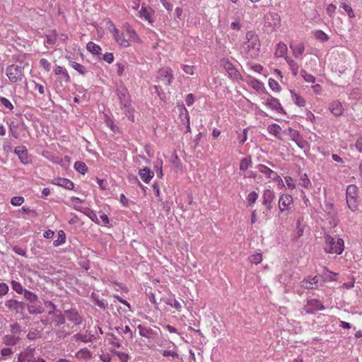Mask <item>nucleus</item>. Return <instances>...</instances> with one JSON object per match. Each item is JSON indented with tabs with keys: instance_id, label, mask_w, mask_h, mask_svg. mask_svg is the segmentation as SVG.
<instances>
[{
	"instance_id": "7c9ffc66",
	"label": "nucleus",
	"mask_w": 362,
	"mask_h": 362,
	"mask_svg": "<svg viewBox=\"0 0 362 362\" xmlns=\"http://www.w3.org/2000/svg\"><path fill=\"white\" fill-rule=\"evenodd\" d=\"M24 298L28 300L31 303H37V296L34 293L25 290V292L23 293Z\"/></svg>"
},
{
	"instance_id": "e433bc0d",
	"label": "nucleus",
	"mask_w": 362,
	"mask_h": 362,
	"mask_svg": "<svg viewBox=\"0 0 362 362\" xmlns=\"http://www.w3.org/2000/svg\"><path fill=\"white\" fill-rule=\"evenodd\" d=\"M230 77H231L233 79L239 81L243 80L242 76L240 74V72L234 67H233L228 72Z\"/></svg>"
},
{
	"instance_id": "09e8293b",
	"label": "nucleus",
	"mask_w": 362,
	"mask_h": 362,
	"mask_svg": "<svg viewBox=\"0 0 362 362\" xmlns=\"http://www.w3.org/2000/svg\"><path fill=\"white\" fill-rule=\"evenodd\" d=\"M40 66L42 67L47 72L49 71L51 64L49 61L45 58L40 60Z\"/></svg>"
},
{
	"instance_id": "4468645a",
	"label": "nucleus",
	"mask_w": 362,
	"mask_h": 362,
	"mask_svg": "<svg viewBox=\"0 0 362 362\" xmlns=\"http://www.w3.org/2000/svg\"><path fill=\"white\" fill-rule=\"evenodd\" d=\"M179 117L181 120V122L183 125H185L187 131H190V122H189V115L188 110L185 107L180 108V114Z\"/></svg>"
},
{
	"instance_id": "423d86ee",
	"label": "nucleus",
	"mask_w": 362,
	"mask_h": 362,
	"mask_svg": "<svg viewBox=\"0 0 362 362\" xmlns=\"http://www.w3.org/2000/svg\"><path fill=\"white\" fill-rule=\"evenodd\" d=\"M294 206L293 197L290 194H282L279 200V207L280 213H285L286 215L292 212Z\"/></svg>"
},
{
	"instance_id": "dca6fc26",
	"label": "nucleus",
	"mask_w": 362,
	"mask_h": 362,
	"mask_svg": "<svg viewBox=\"0 0 362 362\" xmlns=\"http://www.w3.org/2000/svg\"><path fill=\"white\" fill-rule=\"evenodd\" d=\"M54 185L62 187L67 189H72L74 187V182L69 179L66 178H57L52 182Z\"/></svg>"
},
{
	"instance_id": "412c9836",
	"label": "nucleus",
	"mask_w": 362,
	"mask_h": 362,
	"mask_svg": "<svg viewBox=\"0 0 362 362\" xmlns=\"http://www.w3.org/2000/svg\"><path fill=\"white\" fill-rule=\"evenodd\" d=\"M28 310L30 314L37 315L41 314L44 311V309L42 305L37 304V303H35L28 305Z\"/></svg>"
},
{
	"instance_id": "f03ea898",
	"label": "nucleus",
	"mask_w": 362,
	"mask_h": 362,
	"mask_svg": "<svg viewBox=\"0 0 362 362\" xmlns=\"http://www.w3.org/2000/svg\"><path fill=\"white\" fill-rule=\"evenodd\" d=\"M261 42L258 35L253 30L247 31L245 34V41L242 48L246 57L255 59L260 52Z\"/></svg>"
},
{
	"instance_id": "f8f14e48",
	"label": "nucleus",
	"mask_w": 362,
	"mask_h": 362,
	"mask_svg": "<svg viewBox=\"0 0 362 362\" xmlns=\"http://www.w3.org/2000/svg\"><path fill=\"white\" fill-rule=\"evenodd\" d=\"M14 153L18 155L20 160L23 164H28L30 162V158L26 148L23 146H17L15 148Z\"/></svg>"
},
{
	"instance_id": "6ab92c4d",
	"label": "nucleus",
	"mask_w": 362,
	"mask_h": 362,
	"mask_svg": "<svg viewBox=\"0 0 362 362\" xmlns=\"http://www.w3.org/2000/svg\"><path fill=\"white\" fill-rule=\"evenodd\" d=\"M329 110L335 116H340L343 113V107L339 101H334L329 105Z\"/></svg>"
},
{
	"instance_id": "1a4fd4ad",
	"label": "nucleus",
	"mask_w": 362,
	"mask_h": 362,
	"mask_svg": "<svg viewBox=\"0 0 362 362\" xmlns=\"http://www.w3.org/2000/svg\"><path fill=\"white\" fill-rule=\"evenodd\" d=\"M153 14L154 11L151 7L142 5L139 11L138 16L141 19L147 21L151 25H153L154 22Z\"/></svg>"
},
{
	"instance_id": "ddd939ff",
	"label": "nucleus",
	"mask_w": 362,
	"mask_h": 362,
	"mask_svg": "<svg viewBox=\"0 0 362 362\" xmlns=\"http://www.w3.org/2000/svg\"><path fill=\"white\" fill-rule=\"evenodd\" d=\"M49 315L53 316L52 322L55 326H59L65 322L64 315L60 310H52L49 312Z\"/></svg>"
},
{
	"instance_id": "20e7f679",
	"label": "nucleus",
	"mask_w": 362,
	"mask_h": 362,
	"mask_svg": "<svg viewBox=\"0 0 362 362\" xmlns=\"http://www.w3.org/2000/svg\"><path fill=\"white\" fill-rule=\"evenodd\" d=\"M281 25V18L279 14L269 12L264 16L263 30L267 33H272L277 30Z\"/></svg>"
},
{
	"instance_id": "e2e57ef3",
	"label": "nucleus",
	"mask_w": 362,
	"mask_h": 362,
	"mask_svg": "<svg viewBox=\"0 0 362 362\" xmlns=\"http://www.w3.org/2000/svg\"><path fill=\"white\" fill-rule=\"evenodd\" d=\"M297 228H298V235L300 237L303 235V229L305 228H306V226L304 225V224H302L301 222L300 221V220L298 221L297 222Z\"/></svg>"
},
{
	"instance_id": "5701e85b",
	"label": "nucleus",
	"mask_w": 362,
	"mask_h": 362,
	"mask_svg": "<svg viewBox=\"0 0 362 362\" xmlns=\"http://www.w3.org/2000/svg\"><path fill=\"white\" fill-rule=\"evenodd\" d=\"M18 359L24 362H45V361L42 358H36L33 356H30L28 354H21L19 355Z\"/></svg>"
},
{
	"instance_id": "b1692460",
	"label": "nucleus",
	"mask_w": 362,
	"mask_h": 362,
	"mask_svg": "<svg viewBox=\"0 0 362 362\" xmlns=\"http://www.w3.org/2000/svg\"><path fill=\"white\" fill-rule=\"evenodd\" d=\"M21 303L16 300L9 299L6 300L5 305L10 311H18Z\"/></svg>"
},
{
	"instance_id": "4be33fe9",
	"label": "nucleus",
	"mask_w": 362,
	"mask_h": 362,
	"mask_svg": "<svg viewBox=\"0 0 362 362\" xmlns=\"http://www.w3.org/2000/svg\"><path fill=\"white\" fill-rule=\"evenodd\" d=\"M54 71L56 75H62V78L64 82L68 83L70 81V76L68 72L66 71V70L64 69L62 66H57L54 69Z\"/></svg>"
},
{
	"instance_id": "2eb2a0df",
	"label": "nucleus",
	"mask_w": 362,
	"mask_h": 362,
	"mask_svg": "<svg viewBox=\"0 0 362 362\" xmlns=\"http://www.w3.org/2000/svg\"><path fill=\"white\" fill-rule=\"evenodd\" d=\"M139 175L145 183H148L154 176L153 172H152L148 168L145 167L139 171Z\"/></svg>"
},
{
	"instance_id": "8fccbe9b",
	"label": "nucleus",
	"mask_w": 362,
	"mask_h": 362,
	"mask_svg": "<svg viewBox=\"0 0 362 362\" xmlns=\"http://www.w3.org/2000/svg\"><path fill=\"white\" fill-rule=\"evenodd\" d=\"M182 70L185 73L189 75H194V66L187 65V64H182Z\"/></svg>"
},
{
	"instance_id": "c85d7f7f",
	"label": "nucleus",
	"mask_w": 362,
	"mask_h": 362,
	"mask_svg": "<svg viewBox=\"0 0 362 362\" xmlns=\"http://www.w3.org/2000/svg\"><path fill=\"white\" fill-rule=\"evenodd\" d=\"M287 47L284 43H279L275 51V56L277 57H283L286 54Z\"/></svg>"
},
{
	"instance_id": "f704fd0d",
	"label": "nucleus",
	"mask_w": 362,
	"mask_h": 362,
	"mask_svg": "<svg viewBox=\"0 0 362 362\" xmlns=\"http://www.w3.org/2000/svg\"><path fill=\"white\" fill-rule=\"evenodd\" d=\"M220 66L223 67L227 72H228L233 67H234L233 64L228 60V59L226 58L221 59Z\"/></svg>"
},
{
	"instance_id": "cd10ccee",
	"label": "nucleus",
	"mask_w": 362,
	"mask_h": 362,
	"mask_svg": "<svg viewBox=\"0 0 362 362\" xmlns=\"http://www.w3.org/2000/svg\"><path fill=\"white\" fill-rule=\"evenodd\" d=\"M86 48L93 54L98 55L101 53V47L93 42H89Z\"/></svg>"
},
{
	"instance_id": "2f4dec72",
	"label": "nucleus",
	"mask_w": 362,
	"mask_h": 362,
	"mask_svg": "<svg viewBox=\"0 0 362 362\" xmlns=\"http://www.w3.org/2000/svg\"><path fill=\"white\" fill-rule=\"evenodd\" d=\"M74 168L78 173L84 175L87 172V166L85 163L82 161H76L74 163Z\"/></svg>"
},
{
	"instance_id": "69168bd1",
	"label": "nucleus",
	"mask_w": 362,
	"mask_h": 362,
	"mask_svg": "<svg viewBox=\"0 0 362 362\" xmlns=\"http://www.w3.org/2000/svg\"><path fill=\"white\" fill-rule=\"evenodd\" d=\"M186 104L188 106L192 105L194 102V97L192 93H189L187 95L185 99Z\"/></svg>"
},
{
	"instance_id": "603ef678",
	"label": "nucleus",
	"mask_w": 362,
	"mask_h": 362,
	"mask_svg": "<svg viewBox=\"0 0 362 362\" xmlns=\"http://www.w3.org/2000/svg\"><path fill=\"white\" fill-rule=\"evenodd\" d=\"M116 354L121 362H128L129 360V356L124 352L117 351Z\"/></svg>"
},
{
	"instance_id": "79ce46f5",
	"label": "nucleus",
	"mask_w": 362,
	"mask_h": 362,
	"mask_svg": "<svg viewBox=\"0 0 362 362\" xmlns=\"http://www.w3.org/2000/svg\"><path fill=\"white\" fill-rule=\"evenodd\" d=\"M249 260L252 264H258L262 261V255L261 253H256L253 255H251L249 257Z\"/></svg>"
},
{
	"instance_id": "7ed1b4c3",
	"label": "nucleus",
	"mask_w": 362,
	"mask_h": 362,
	"mask_svg": "<svg viewBox=\"0 0 362 362\" xmlns=\"http://www.w3.org/2000/svg\"><path fill=\"white\" fill-rule=\"evenodd\" d=\"M325 251L327 253H336L337 255H340L342 253L344 249V240L341 238H338L337 240L330 236L329 235H326L325 236Z\"/></svg>"
},
{
	"instance_id": "f257e3e1",
	"label": "nucleus",
	"mask_w": 362,
	"mask_h": 362,
	"mask_svg": "<svg viewBox=\"0 0 362 362\" xmlns=\"http://www.w3.org/2000/svg\"><path fill=\"white\" fill-rule=\"evenodd\" d=\"M29 66L25 54L16 57V63L7 66L6 74L12 83L22 82L25 78L24 69Z\"/></svg>"
},
{
	"instance_id": "338daca9",
	"label": "nucleus",
	"mask_w": 362,
	"mask_h": 362,
	"mask_svg": "<svg viewBox=\"0 0 362 362\" xmlns=\"http://www.w3.org/2000/svg\"><path fill=\"white\" fill-rule=\"evenodd\" d=\"M35 90H37L40 95H45V88L42 85L35 83Z\"/></svg>"
},
{
	"instance_id": "c9c22d12",
	"label": "nucleus",
	"mask_w": 362,
	"mask_h": 362,
	"mask_svg": "<svg viewBox=\"0 0 362 362\" xmlns=\"http://www.w3.org/2000/svg\"><path fill=\"white\" fill-rule=\"evenodd\" d=\"M12 288L19 294H22L25 292V290L22 284L16 281H12L11 282Z\"/></svg>"
},
{
	"instance_id": "052dcab7",
	"label": "nucleus",
	"mask_w": 362,
	"mask_h": 362,
	"mask_svg": "<svg viewBox=\"0 0 362 362\" xmlns=\"http://www.w3.org/2000/svg\"><path fill=\"white\" fill-rule=\"evenodd\" d=\"M162 354L165 357H168V356L177 357L178 356L177 354L175 351H171V350H164V351H163Z\"/></svg>"
},
{
	"instance_id": "aec40b11",
	"label": "nucleus",
	"mask_w": 362,
	"mask_h": 362,
	"mask_svg": "<svg viewBox=\"0 0 362 362\" xmlns=\"http://www.w3.org/2000/svg\"><path fill=\"white\" fill-rule=\"evenodd\" d=\"M318 278L315 276L310 280H303L300 282V286L306 289H313L317 287Z\"/></svg>"
},
{
	"instance_id": "9d476101",
	"label": "nucleus",
	"mask_w": 362,
	"mask_h": 362,
	"mask_svg": "<svg viewBox=\"0 0 362 362\" xmlns=\"http://www.w3.org/2000/svg\"><path fill=\"white\" fill-rule=\"evenodd\" d=\"M245 81L249 86L255 90L260 95L267 92L264 83L255 78L249 76L247 77Z\"/></svg>"
},
{
	"instance_id": "c03bdc74",
	"label": "nucleus",
	"mask_w": 362,
	"mask_h": 362,
	"mask_svg": "<svg viewBox=\"0 0 362 362\" xmlns=\"http://www.w3.org/2000/svg\"><path fill=\"white\" fill-rule=\"evenodd\" d=\"M65 241H66L65 233L63 230H61L58 232V240L54 241V245L55 246H57L59 245L64 243Z\"/></svg>"
},
{
	"instance_id": "37998d69",
	"label": "nucleus",
	"mask_w": 362,
	"mask_h": 362,
	"mask_svg": "<svg viewBox=\"0 0 362 362\" xmlns=\"http://www.w3.org/2000/svg\"><path fill=\"white\" fill-rule=\"evenodd\" d=\"M340 6L347 13L349 17L354 18L355 16L354 12L349 4L342 2Z\"/></svg>"
},
{
	"instance_id": "4d7b16f0",
	"label": "nucleus",
	"mask_w": 362,
	"mask_h": 362,
	"mask_svg": "<svg viewBox=\"0 0 362 362\" xmlns=\"http://www.w3.org/2000/svg\"><path fill=\"white\" fill-rule=\"evenodd\" d=\"M103 59L107 62L108 64H111L114 61V55L111 52H106L104 55H103Z\"/></svg>"
},
{
	"instance_id": "473e14b6",
	"label": "nucleus",
	"mask_w": 362,
	"mask_h": 362,
	"mask_svg": "<svg viewBox=\"0 0 362 362\" xmlns=\"http://www.w3.org/2000/svg\"><path fill=\"white\" fill-rule=\"evenodd\" d=\"M281 130V127H279V125H278L276 124H274L269 125L268 127L269 132L271 134H273L276 137H278L279 136Z\"/></svg>"
},
{
	"instance_id": "6e6d98bb",
	"label": "nucleus",
	"mask_w": 362,
	"mask_h": 362,
	"mask_svg": "<svg viewBox=\"0 0 362 362\" xmlns=\"http://www.w3.org/2000/svg\"><path fill=\"white\" fill-rule=\"evenodd\" d=\"M247 130L248 129L246 128L243 130V134L240 136H238V139L239 141V143L240 144H243L247 139Z\"/></svg>"
},
{
	"instance_id": "ea45409f",
	"label": "nucleus",
	"mask_w": 362,
	"mask_h": 362,
	"mask_svg": "<svg viewBox=\"0 0 362 362\" xmlns=\"http://www.w3.org/2000/svg\"><path fill=\"white\" fill-rule=\"evenodd\" d=\"M71 206L76 210L77 211H81V206L78 205V204H81L82 203V200L78 198V197H71Z\"/></svg>"
},
{
	"instance_id": "c756f323",
	"label": "nucleus",
	"mask_w": 362,
	"mask_h": 362,
	"mask_svg": "<svg viewBox=\"0 0 362 362\" xmlns=\"http://www.w3.org/2000/svg\"><path fill=\"white\" fill-rule=\"evenodd\" d=\"M300 179L298 185L302 186L305 188H308L311 185L310 180L306 174H300L299 173Z\"/></svg>"
},
{
	"instance_id": "a19ab883",
	"label": "nucleus",
	"mask_w": 362,
	"mask_h": 362,
	"mask_svg": "<svg viewBox=\"0 0 362 362\" xmlns=\"http://www.w3.org/2000/svg\"><path fill=\"white\" fill-rule=\"evenodd\" d=\"M300 74L306 82L314 83L315 81V78L313 75L307 73L305 70H301Z\"/></svg>"
},
{
	"instance_id": "bb28decb",
	"label": "nucleus",
	"mask_w": 362,
	"mask_h": 362,
	"mask_svg": "<svg viewBox=\"0 0 362 362\" xmlns=\"http://www.w3.org/2000/svg\"><path fill=\"white\" fill-rule=\"evenodd\" d=\"M160 75L165 76L166 85H170L173 78V76L172 74V69L170 68L164 69L160 70Z\"/></svg>"
},
{
	"instance_id": "0eeeda50",
	"label": "nucleus",
	"mask_w": 362,
	"mask_h": 362,
	"mask_svg": "<svg viewBox=\"0 0 362 362\" xmlns=\"http://www.w3.org/2000/svg\"><path fill=\"white\" fill-rule=\"evenodd\" d=\"M109 24L110 25L108 28L112 33L116 42L124 47H129V43L127 39V37L126 36V33H124L118 30L112 21H110Z\"/></svg>"
},
{
	"instance_id": "0e129e2a",
	"label": "nucleus",
	"mask_w": 362,
	"mask_h": 362,
	"mask_svg": "<svg viewBox=\"0 0 362 362\" xmlns=\"http://www.w3.org/2000/svg\"><path fill=\"white\" fill-rule=\"evenodd\" d=\"M138 329L139 330V334L145 337H148V333L151 332V329H146L141 325L138 326Z\"/></svg>"
},
{
	"instance_id": "72a5a7b5",
	"label": "nucleus",
	"mask_w": 362,
	"mask_h": 362,
	"mask_svg": "<svg viewBox=\"0 0 362 362\" xmlns=\"http://www.w3.org/2000/svg\"><path fill=\"white\" fill-rule=\"evenodd\" d=\"M168 305L174 308L177 312H180L182 309V305L179 301H177L175 298L173 299H168L165 302Z\"/></svg>"
},
{
	"instance_id": "a878e982",
	"label": "nucleus",
	"mask_w": 362,
	"mask_h": 362,
	"mask_svg": "<svg viewBox=\"0 0 362 362\" xmlns=\"http://www.w3.org/2000/svg\"><path fill=\"white\" fill-rule=\"evenodd\" d=\"M357 195V187L354 185H349L346 189V199L351 198L353 199L354 203L356 202V197Z\"/></svg>"
},
{
	"instance_id": "774afa93",
	"label": "nucleus",
	"mask_w": 362,
	"mask_h": 362,
	"mask_svg": "<svg viewBox=\"0 0 362 362\" xmlns=\"http://www.w3.org/2000/svg\"><path fill=\"white\" fill-rule=\"evenodd\" d=\"M356 147L358 151L362 153V136L358 138L356 142Z\"/></svg>"
},
{
	"instance_id": "6e6552de",
	"label": "nucleus",
	"mask_w": 362,
	"mask_h": 362,
	"mask_svg": "<svg viewBox=\"0 0 362 362\" xmlns=\"http://www.w3.org/2000/svg\"><path fill=\"white\" fill-rule=\"evenodd\" d=\"M257 170L259 173L263 174L265 177L268 179H272L273 180H275L278 182H283L282 179L281 177L276 173L274 170H272L269 167H268L266 165L263 164H259L257 166Z\"/></svg>"
},
{
	"instance_id": "39448f33",
	"label": "nucleus",
	"mask_w": 362,
	"mask_h": 362,
	"mask_svg": "<svg viewBox=\"0 0 362 362\" xmlns=\"http://www.w3.org/2000/svg\"><path fill=\"white\" fill-rule=\"evenodd\" d=\"M260 100L262 103L268 109L276 113H281L284 111L279 100L272 96L267 91L260 95Z\"/></svg>"
},
{
	"instance_id": "a211bd4d",
	"label": "nucleus",
	"mask_w": 362,
	"mask_h": 362,
	"mask_svg": "<svg viewBox=\"0 0 362 362\" xmlns=\"http://www.w3.org/2000/svg\"><path fill=\"white\" fill-rule=\"evenodd\" d=\"M125 32H126V36L127 37V39L129 45L131 44V42H137V43L141 42L140 37H139L136 32L134 29H132V28L128 26Z\"/></svg>"
},
{
	"instance_id": "4c0bfd02",
	"label": "nucleus",
	"mask_w": 362,
	"mask_h": 362,
	"mask_svg": "<svg viewBox=\"0 0 362 362\" xmlns=\"http://www.w3.org/2000/svg\"><path fill=\"white\" fill-rule=\"evenodd\" d=\"M263 197L264 204H267V203H270L273 200L274 197V194L272 191L268 189L264 191Z\"/></svg>"
},
{
	"instance_id": "13d9d810",
	"label": "nucleus",
	"mask_w": 362,
	"mask_h": 362,
	"mask_svg": "<svg viewBox=\"0 0 362 362\" xmlns=\"http://www.w3.org/2000/svg\"><path fill=\"white\" fill-rule=\"evenodd\" d=\"M8 291V286L5 283L0 284V296H5Z\"/></svg>"
},
{
	"instance_id": "a18cd8bd",
	"label": "nucleus",
	"mask_w": 362,
	"mask_h": 362,
	"mask_svg": "<svg viewBox=\"0 0 362 362\" xmlns=\"http://www.w3.org/2000/svg\"><path fill=\"white\" fill-rule=\"evenodd\" d=\"M257 197L258 194L255 192H250L247 197V201L248 204L250 206L255 204Z\"/></svg>"
},
{
	"instance_id": "bf43d9fd",
	"label": "nucleus",
	"mask_w": 362,
	"mask_h": 362,
	"mask_svg": "<svg viewBox=\"0 0 362 362\" xmlns=\"http://www.w3.org/2000/svg\"><path fill=\"white\" fill-rule=\"evenodd\" d=\"M335 11H336V6L332 4H329L326 9L327 13L330 17H332L334 15V13H335Z\"/></svg>"
},
{
	"instance_id": "680f3d73",
	"label": "nucleus",
	"mask_w": 362,
	"mask_h": 362,
	"mask_svg": "<svg viewBox=\"0 0 362 362\" xmlns=\"http://www.w3.org/2000/svg\"><path fill=\"white\" fill-rule=\"evenodd\" d=\"M285 182L288 188L293 189L294 188V182L293 180L291 177H285Z\"/></svg>"
},
{
	"instance_id": "393cba45",
	"label": "nucleus",
	"mask_w": 362,
	"mask_h": 362,
	"mask_svg": "<svg viewBox=\"0 0 362 362\" xmlns=\"http://www.w3.org/2000/svg\"><path fill=\"white\" fill-rule=\"evenodd\" d=\"M252 158L251 156H247L240 160V171H246L249 168L252 166Z\"/></svg>"
},
{
	"instance_id": "de8ad7c7",
	"label": "nucleus",
	"mask_w": 362,
	"mask_h": 362,
	"mask_svg": "<svg viewBox=\"0 0 362 362\" xmlns=\"http://www.w3.org/2000/svg\"><path fill=\"white\" fill-rule=\"evenodd\" d=\"M24 202L23 197H13L11 198V204L13 206H21Z\"/></svg>"
},
{
	"instance_id": "58836bf2",
	"label": "nucleus",
	"mask_w": 362,
	"mask_h": 362,
	"mask_svg": "<svg viewBox=\"0 0 362 362\" xmlns=\"http://www.w3.org/2000/svg\"><path fill=\"white\" fill-rule=\"evenodd\" d=\"M71 67L77 71L79 74L83 75L86 72V68L84 66L81 65L79 63L73 62L71 64Z\"/></svg>"
},
{
	"instance_id": "5fc2aeb1",
	"label": "nucleus",
	"mask_w": 362,
	"mask_h": 362,
	"mask_svg": "<svg viewBox=\"0 0 362 362\" xmlns=\"http://www.w3.org/2000/svg\"><path fill=\"white\" fill-rule=\"evenodd\" d=\"M115 66L117 67V75L118 76H122L125 69L124 64L120 62H117L116 63Z\"/></svg>"
},
{
	"instance_id": "3c124183",
	"label": "nucleus",
	"mask_w": 362,
	"mask_h": 362,
	"mask_svg": "<svg viewBox=\"0 0 362 362\" xmlns=\"http://www.w3.org/2000/svg\"><path fill=\"white\" fill-rule=\"evenodd\" d=\"M269 86L270 88L274 91H279L280 89L279 84L278 83V82L276 81H275L273 78L269 79Z\"/></svg>"
},
{
	"instance_id": "864d4df0",
	"label": "nucleus",
	"mask_w": 362,
	"mask_h": 362,
	"mask_svg": "<svg viewBox=\"0 0 362 362\" xmlns=\"http://www.w3.org/2000/svg\"><path fill=\"white\" fill-rule=\"evenodd\" d=\"M315 36L317 39H319L322 41H327L329 39L327 35L322 30L316 31Z\"/></svg>"
},
{
	"instance_id": "9b49d317",
	"label": "nucleus",
	"mask_w": 362,
	"mask_h": 362,
	"mask_svg": "<svg viewBox=\"0 0 362 362\" xmlns=\"http://www.w3.org/2000/svg\"><path fill=\"white\" fill-rule=\"evenodd\" d=\"M306 313H313L318 310H323L325 309L322 303L316 299L308 300L307 304L304 307Z\"/></svg>"
},
{
	"instance_id": "49530a36",
	"label": "nucleus",
	"mask_w": 362,
	"mask_h": 362,
	"mask_svg": "<svg viewBox=\"0 0 362 362\" xmlns=\"http://www.w3.org/2000/svg\"><path fill=\"white\" fill-rule=\"evenodd\" d=\"M0 102L4 107H6L10 110L13 109V105L9 101V100H8L7 98H6L4 97H0Z\"/></svg>"
},
{
	"instance_id": "f3484780",
	"label": "nucleus",
	"mask_w": 362,
	"mask_h": 362,
	"mask_svg": "<svg viewBox=\"0 0 362 362\" xmlns=\"http://www.w3.org/2000/svg\"><path fill=\"white\" fill-rule=\"evenodd\" d=\"M67 319L74 325H79L81 322V317L76 310H69L65 312Z\"/></svg>"
}]
</instances>
